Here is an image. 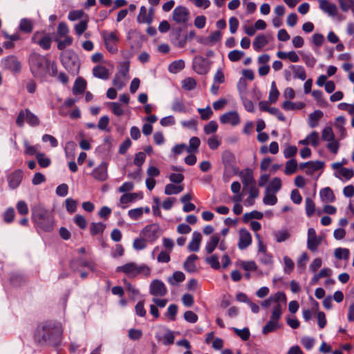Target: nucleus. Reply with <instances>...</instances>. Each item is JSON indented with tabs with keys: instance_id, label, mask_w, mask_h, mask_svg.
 <instances>
[{
	"instance_id": "nucleus-1",
	"label": "nucleus",
	"mask_w": 354,
	"mask_h": 354,
	"mask_svg": "<svg viewBox=\"0 0 354 354\" xmlns=\"http://www.w3.org/2000/svg\"><path fill=\"white\" fill-rule=\"evenodd\" d=\"M63 330L59 323L48 320L37 325L34 339L41 346L57 347L62 339Z\"/></svg>"
},
{
	"instance_id": "nucleus-2",
	"label": "nucleus",
	"mask_w": 354,
	"mask_h": 354,
	"mask_svg": "<svg viewBox=\"0 0 354 354\" xmlns=\"http://www.w3.org/2000/svg\"><path fill=\"white\" fill-rule=\"evenodd\" d=\"M31 218L35 225L44 232L53 230L55 219L53 213L41 203L31 205Z\"/></svg>"
},
{
	"instance_id": "nucleus-3",
	"label": "nucleus",
	"mask_w": 354,
	"mask_h": 354,
	"mask_svg": "<svg viewBox=\"0 0 354 354\" xmlns=\"http://www.w3.org/2000/svg\"><path fill=\"white\" fill-rule=\"evenodd\" d=\"M222 162L225 167V173L227 176H236L240 177H252L253 170L250 168L242 170L240 173L236 164V158L233 153L225 150L222 153Z\"/></svg>"
},
{
	"instance_id": "nucleus-4",
	"label": "nucleus",
	"mask_w": 354,
	"mask_h": 354,
	"mask_svg": "<svg viewBox=\"0 0 354 354\" xmlns=\"http://www.w3.org/2000/svg\"><path fill=\"white\" fill-rule=\"evenodd\" d=\"M29 65L30 71L34 77L41 78L45 77L48 73L49 59L44 55L33 53L30 55Z\"/></svg>"
},
{
	"instance_id": "nucleus-5",
	"label": "nucleus",
	"mask_w": 354,
	"mask_h": 354,
	"mask_svg": "<svg viewBox=\"0 0 354 354\" xmlns=\"http://www.w3.org/2000/svg\"><path fill=\"white\" fill-rule=\"evenodd\" d=\"M117 272H122L129 278H136L139 274L145 277H149L151 269L146 264L138 265L134 262H129L122 266H118L115 269Z\"/></svg>"
},
{
	"instance_id": "nucleus-6",
	"label": "nucleus",
	"mask_w": 354,
	"mask_h": 354,
	"mask_svg": "<svg viewBox=\"0 0 354 354\" xmlns=\"http://www.w3.org/2000/svg\"><path fill=\"white\" fill-rule=\"evenodd\" d=\"M63 66L71 74L77 75L80 64L77 55L73 50H66L60 55Z\"/></svg>"
},
{
	"instance_id": "nucleus-7",
	"label": "nucleus",
	"mask_w": 354,
	"mask_h": 354,
	"mask_svg": "<svg viewBox=\"0 0 354 354\" xmlns=\"http://www.w3.org/2000/svg\"><path fill=\"white\" fill-rule=\"evenodd\" d=\"M282 315V306L281 304L275 305L273 308L270 320L262 328V333L267 335L270 333L276 331L281 328L279 319Z\"/></svg>"
},
{
	"instance_id": "nucleus-8",
	"label": "nucleus",
	"mask_w": 354,
	"mask_h": 354,
	"mask_svg": "<svg viewBox=\"0 0 354 354\" xmlns=\"http://www.w3.org/2000/svg\"><path fill=\"white\" fill-rule=\"evenodd\" d=\"M25 121L32 127H36L39 124L38 117L28 109L19 111L16 120V124L21 127L24 125Z\"/></svg>"
},
{
	"instance_id": "nucleus-9",
	"label": "nucleus",
	"mask_w": 354,
	"mask_h": 354,
	"mask_svg": "<svg viewBox=\"0 0 354 354\" xmlns=\"http://www.w3.org/2000/svg\"><path fill=\"white\" fill-rule=\"evenodd\" d=\"M0 66L2 68L9 71L12 73H19L21 70V62L17 56L8 55L1 60Z\"/></svg>"
},
{
	"instance_id": "nucleus-10",
	"label": "nucleus",
	"mask_w": 354,
	"mask_h": 354,
	"mask_svg": "<svg viewBox=\"0 0 354 354\" xmlns=\"http://www.w3.org/2000/svg\"><path fill=\"white\" fill-rule=\"evenodd\" d=\"M140 234L147 241L153 243L161 235L160 227L157 223L147 225L141 230Z\"/></svg>"
},
{
	"instance_id": "nucleus-11",
	"label": "nucleus",
	"mask_w": 354,
	"mask_h": 354,
	"mask_svg": "<svg viewBox=\"0 0 354 354\" xmlns=\"http://www.w3.org/2000/svg\"><path fill=\"white\" fill-rule=\"evenodd\" d=\"M102 36L107 50L112 54L116 53L118 52L117 44L119 41L117 31L111 32L103 31Z\"/></svg>"
},
{
	"instance_id": "nucleus-12",
	"label": "nucleus",
	"mask_w": 354,
	"mask_h": 354,
	"mask_svg": "<svg viewBox=\"0 0 354 354\" xmlns=\"http://www.w3.org/2000/svg\"><path fill=\"white\" fill-rule=\"evenodd\" d=\"M172 19L177 24H186L190 19V12L186 7L178 6L173 10Z\"/></svg>"
},
{
	"instance_id": "nucleus-13",
	"label": "nucleus",
	"mask_w": 354,
	"mask_h": 354,
	"mask_svg": "<svg viewBox=\"0 0 354 354\" xmlns=\"http://www.w3.org/2000/svg\"><path fill=\"white\" fill-rule=\"evenodd\" d=\"M192 68L198 74L205 75L209 71V65L206 59L197 55L193 59Z\"/></svg>"
},
{
	"instance_id": "nucleus-14",
	"label": "nucleus",
	"mask_w": 354,
	"mask_h": 354,
	"mask_svg": "<svg viewBox=\"0 0 354 354\" xmlns=\"http://www.w3.org/2000/svg\"><path fill=\"white\" fill-rule=\"evenodd\" d=\"M149 293L154 297H163L167 295V289L162 281L153 279L149 285Z\"/></svg>"
},
{
	"instance_id": "nucleus-15",
	"label": "nucleus",
	"mask_w": 354,
	"mask_h": 354,
	"mask_svg": "<svg viewBox=\"0 0 354 354\" xmlns=\"http://www.w3.org/2000/svg\"><path fill=\"white\" fill-rule=\"evenodd\" d=\"M322 238L317 236L316 231L314 228H309L308 230V239H307V248L309 250L315 252L317 250L319 245L321 244Z\"/></svg>"
},
{
	"instance_id": "nucleus-16",
	"label": "nucleus",
	"mask_w": 354,
	"mask_h": 354,
	"mask_svg": "<svg viewBox=\"0 0 354 354\" xmlns=\"http://www.w3.org/2000/svg\"><path fill=\"white\" fill-rule=\"evenodd\" d=\"M243 192L248 193L250 196L258 198L259 190L254 178H243Z\"/></svg>"
},
{
	"instance_id": "nucleus-17",
	"label": "nucleus",
	"mask_w": 354,
	"mask_h": 354,
	"mask_svg": "<svg viewBox=\"0 0 354 354\" xmlns=\"http://www.w3.org/2000/svg\"><path fill=\"white\" fill-rule=\"evenodd\" d=\"M174 183L165 186V193L167 195L177 194L181 192L184 187L180 185L184 178H170Z\"/></svg>"
},
{
	"instance_id": "nucleus-18",
	"label": "nucleus",
	"mask_w": 354,
	"mask_h": 354,
	"mask_svg": "<svg viewBox=\"0 0 354 354\" xmlns=\"http://www.w3.org/2000/svg\"><path fill=\"white\" fill-rule=\"evenodd\" d=\"M220 122L222 124H230L236 126L240 123V117L236 111H228L220 116Z\"/></svg>"
},
{
	"instance_id": "nucleus-19",
	"label": "nucleus",
	"mask_w": 354,
	"mask_h": 354,
	"mask_svg": "<svg viewBox=\"0 0 354 354\" xmlns=\"http://www.w3.org/2000/svg\"><path fill=\"white\" fill-rule=\"evenodd\" d=\"M319 8L330 17L335 18L337 16V6L328 0H319Z\"/></svg>"
},
{
	"instance_id": "nucleus-20",
	"label": "nucleus",
	"mask_w": 354,
	"mask_h": 354,
	"mask_svg": "<svg viewBox=\"0 0 354 354\" xmlns=\"http://www.w3.org/2000/svg\"><path fill=\"white\" fill-rule=\"evenodd\" d=\"M252 243V236L246 229H241L239 231V241L238 243L240 250H245Z\"/></svg>"
},
{
	"instance_id": "nucleus-21",
	"label": "nucleus",
	"mask_w": 354,
	"mask_h": 354,
	"mask_svg": "<svg viewBox=\"0 0 354 354\" xmlns=\"http://www.w3.org/2000/svg\"><path fill=\"white\" fill-rule=\"evenodd\" d=\"M39 32L35 33L32 37V41L40 46L44 50H48L51 46L52 39L49 35H44L39 40L37 41Z\"/></svg>"
},
{
	"instance_id": "nucleus-22",
	"label": "nucleus",
	"mask_w": 354,
	"mask_h": 354,
	"mask_svg": "<svg viewBox=\"0 0 354 354\" xmlns=\"http://www.w3.org/2000/svg\"><path fill=\"white\" fill-rule=\"evenodd\" d=\"M202 235L199 232H194L192 239L188 244V250L191 252H197L199 250Z\"/></svg>"
},
{
	"instance_id": "nucleus-23",
	"label": "nucleus",
	"mask_w": 354,
	"mask_h": 354,
	"mask_svg": "<svg viewBox=\"0 0 354 354\" xmlns=\"http://www.w3.org/2000/svg\"><path fill=\"white\" fill-rule=\"evenodd\" d=\"M187 37L181 34V30L178 29L171 37L172 44L178 48H183L187 43Z\"/></svg>"
},
{
	"instance_id": "nucleus-24",
	"label": "nucleus",
	"mask_w": 354,
	"mask_h": 354,
	"mask_svg": "<svg viewBox=\"0 0 354 354\" xmlns=\"http://www.w3.org/2000/svg\"><path fill=\"white\" fill-rule=\"evenodd\" d=\"M198 259L196 254L189 255L185 260L183 264L184 269L189 273H193L196 271V266L195 261Z\"/></svg>"
},
{
	"instance_id": "nucleus-25",
	"label": "nucleus",
	"mask_w": 354,
	"mask_h": 354,
	"mask_svg": "<svg viewBox=\"0 0 354 354\" xmlns=\"http://www.w3.org/2000/svg\"><path fill=\"white\" fill-rule=\"evenodd\" d=\"M153 21V17L151 14H148L147 8L142 6L140 8V12L137 16V21L139 24H150Z\"/></svg>"
},
{
	"instance_id": "nucleus-26",
	"label": "nucleus",
	"mask_w": 354,
	"mask_h": 354,
	"mask_svg": "<svg viewBox=\"0 0 354 354\" xmlns=\"http://www.w3.org/2000/svg\"><path fill=\"white\" fill-rule=\"evenodd\" d=\"M185 279V274L181 271H175L173 274L168 277V283L173 286H178L180 283Z\"/></svg>"
},
{
	"instance_id": "nucleus-27",
	"label": "nucleus",
	"mask_w": 354,
	"mask_h": 354,
	"mask_svg": "<svg viewBox=\"0 0 354 354\" xmlns=\"http://www.w3.org/2000/svg\"><path fill=\"white\" fill-rule=\"evenodd\" d=\"M220 241V236L218 234L212 235L205 245V251L207 254H211L217 247Z\"/></svg>"
},
{
	"instance_id": "nucleus-28",
	"label": "nucleus",
	"mask_w": 354,
	"mask_h": 354,
	"mask_svg": "<svg viewBox=\"0 0 354 354\" xmlns=\"http://www.w3.org/2000/svg\"><path fill=\"white\" fill-rule=\"evenodd\" d=\"M19 30L24 33H30L33 30V21L27 18H23L20 20Z\"/></svg>"
},
{
	"instance_id": "nucleus-29",
	"label": "nucleus",
	"mask_w": 354,
	"mask_h": 354,
	"mask_svg": "<svg viewBox=\"0 0 354 354\" xmlns=\"http://www.w3.org/2000/svg\"><path fill=\"white\" fill-rule=\"evenodd\" d=\"M156 337L165 346L173 344L175 339L174 333L169 329L166 330L162 336L156 335Z\"/></svg>"
},
{
	"instance_id": "nucleus-30",
	"label": "nucleus",
	"mask_w": 354,
	"mask_h": 354,
	"mask_svg": "<svg viewBox=\"0 0 354 354\" xmlns=\"http://www.w3.org/2000/svg\"><path fill=\"white\" fill-rule=\"evenodd\" d=\"M93 75L99 79L107 80L109 78V71L105 66L98 65L93 68Z\"/></svg>"
},
{
	"instance_id": "nucleus-31",
	"label": "nucleus",
	"mask_w": 354,
	"mask_h": 354,
	"mask_svg": "<svg viewBox=\"0 0 354 354\" xmlns=\"http://www.w3.org/2000/svg\"><path fill=\"white\" fill-rule=\"evenodd\" d=\"M86 87V82L82 77H77L73 87V93L78 95L82 93Z\"/></svg>"
},
{
	"instance_id": "nucleus-32",
	"label": "nucleus",
	"mask_w": 354,
	"mask_h": 354,
	"mask_svg": "<svg viewBox=\"0 0 354 354\" xmlns=\"http://www.w3.org/2000/svg\"><path fill=\"white\" fill-rule=\"evenodd\" d=\"M142 198V193H128L124 194L120 198V202L122 204H127L136 201V199Z\"/></svg>"
},
{
	"instance_id": "nucleus-33",
	"label": "nucleus",
	"mask_w": 354,
	"mask_h": 354,
	"mask_svg": "<svg viewBox=\"0 0 354 354\" xmlns=\"http://www.w3.org/2000/svg\"><path fill=\"white\" fill-rule=\"evenodd\" d=\"M268 44L266 37L263 34L258 35L253 41L252 46L256 51H260Z\"/></svg>"
},
{
	"instance_id": "nucleus-34",
	"label": "nucleus",
	"mask_w": 354,
	"mask_h": 354,
	"mask_svg": "<svg viewBox=\"0 0 354 354\" xmlns=\"http://www.w3.org/2000/svg\"><path fill=\"white\" fill-rule=\"evenodd\" d=\"M324 113L320 110H315L309 115L308 124L311 128H314L318 124V121L323 116Z\"/></svg>"
},
{
	"instance_id": "nucleus-35",
	"label": "nucleus",
	"mask_w": 354,
	"mask_h": 354,
	"mask_svg": "<svg viewBox=\"0 0 354 354\" xmlns=\"http://www.w3.org/2000/svg\"><path fill=\"white\" fill-rule=\"evenodd\" d=\"M185 64L183 59H178L172 62L168 67V71L171 73H177L185 68Z\"/></svg>"
},
{
	"instance_id": "nucleus-36",
	"label": "nucleus",
	"mask_w": 354,
	"mask_h": 354,
	"mask_svg": "<svg viewBox=\"0 0 354 354\" xmlns=\"http://www.w3.org/2000/svg\"><path fill=\"white\" fill-rule=\"evenodd\" d=\"M320 197L326 203L333 202L335 200V195L329 187H326L320 191Z\"/></svg>"
},
{
	"instance_id": "nucleus-37",
	"label": "nucleus",
	"mask_w": 354,
	"mask_h": 354,
	"mask_svg": "<svg viewBox=\"0 0 354 354\" xmlns=\"http://www.w3.org/2000/svg\"><path fill=\"white\" fill-rule=\"evenodd\" d=\"M106 228V225L103 223H91L90 225V233L92 236H95L97 234H102L104 229Z\"/></svg>"
},
{
	"instance_id": "nucleus-38",
	"label": "nucleus",
	"mask_w": 354,
	"mask_h": 354,
	"mask_svg": "<svg viewBox=\"0 0 354 354\" xmlns=\"http://www.w3.org/2000/svg\"><path fill=\"white\" fill-rule=\"evenodd\" d=\"M291 68L292 69V72L294 73V78L300 79L304 81L306 78V74L305 69L301 66L298 65H292Z\"/></svg>"
},
{
	"instance_id": "nucleus-39",
	"label": "nucleus",
	"mask_w": 354,
	"mask_h": 354,
	"mask_svg": "<svg viewBox=\"0 0 354 354\" xmlns=\"http://www.w3.org/2000/svg\"><path fill=\"white\" fill-rule=\"evenodd\" d=\"M298 165L295 159H290L286 162L284 173L287 176L293 174L297 169Z\"/></svg>"
},
{
	"instance_id": "nucleus-40",
	"label": "nucleus",
	"mask_w": 354,
	"mask_h": 354,
	"mask_svg": "<svg viewBox=\"0 0 354 354\" xmlns=\"http://www.w3.org/2000/svg\"><path fill=\"white\" fill-rule=\"evenodd\" d=\"M274 236L277 243H281L290 237V233L288 230H278L274 232Z\"/></svg>"
},
{
	"instance_id": "nucleus-41",
	"label": "nucleus",
	"mask_w": 354,
	"mask_h": 354,
	"mask_svg": "<svg viewBox=\"0 0 354 354\" xmlns=\"http://www.w3.org/2000/svg\"><path fill=\"white\" fill-rule=\"evenodd\" d=\"M201 145V140L198 137H192L189 141V146H187V151L189 153H195L198 151Z\"/></svg>"
},
{
	"instance_id": "nucleus-42",
	"label": "nucleus",
	"mask_w": 354,
	"mask_h": 354,
	"mask_svg": "<svg viewBox=\"0 0 354 354\" xmlns=\"http://www.w3.org/2000/svg\"><path fill=\"white\" fill-rule=\"evenodd\" d=\"M76 264L82 267H86L93 272L95 271V266L93 263L85 259H80L78 260H73L71 262V267L74 268L76 266Z\"/></svg>"
},
{
	"instance_id": "nucleus-43",
	"label": "nucleus",
	"mask_w": 354,
	"mask_h": 354,
	"mask_svg": "<svg viewBox=\"0 0 354 354\" xmlns=\"http://www.w3.org/2000/svg\"><path fill=\"white\" fill-rule=\"evenodd\" d=\"M334 255L335 258L339 260H348L349 259L350 252L347 248H337L334 251Z\"/></svg>"
},
{
	"instance_id": "nucleus-44",
	"label": "nucleus",
	"mask_w": 354,
	"mask_h": 354,
	"mask_svg": "<svg viewBox=\"0 0 354 354\" xmlns=\"http://www.w3.org/2000/svg\"><path fill=\"white\" fill-rule=\"evenodd\" d=\"M24 145L25 154L37 156V154L39 153V152H38V145H30L26 140L24 141Z\"/></svg>"
},
{
	"instance_id": "nucleus-45",
	"label": "nucleus",
	"mask_w": 354,
	"mask_h": 354,
	"mask_svg": "<svg viewBox=\"0 0 354 354\" xmlns=\"http://www.w3.org/2000/svg\"><path fill=\"white\" fill-rule=\"evenodd\" d=\"M281 187V182L280 178H273V180L268 184L266 191L276 194Z\"/></svg>"
},
{
	"instance_id": "nucleus-46",
	"label": "nucleus",
	"mask_w": 354,
	"mask_h": 354,
	"mask_svg": "<svg viewBox=\"0 0 354 354\" xmlns=\"http://www.w3.org/2000/svg\"><path fill=\"white\" fill-rule=\"evenodd\" d=\"M263 202L266 205H274L277 202V198L274 193L266 191Z\"/></svg>"
},
{
	"instance_id": "nucleus-47",
	"label": "nucleus",
	"mask_w": 354,
	"mask_h": 354,
	"mask_svg": "<svg viewBox=\"0 0 354 354\" xmlns=\"http://www.w3.org/2000/svg\"><path fill=\"white\" fill-rule=\"evenodd\" d=\"M107 176V165L102 162L93 170V177H106Z\"/></svg>"
},
{
	"instance_id": "nucleus-48",
	"label": "nucleus",
	"mask_w": 354,
	"mask_h": 354,
	"mask_svg": "<svg viewBox=\"0 0 354 354\" xmlns=\"http://www.w3.org/2000/svg\"><path fill=\"white\" fill-rule=\"evenodd\" d=\"M197 111L200 114L201 118L203 120H209L213 115V111L209 106L205 108H198Z\"/></svg>"
},
{
	"instance_id": "nucleus-49",
	"label": "nucleus",
	"mask_w": 354,
	"mask_h": 354,
	"mask_svg": "<svg viewBox=\"0 0 354 354\" xmlns=\"http://www.w3.org/2000/svg\"><path fill=\"white\" fill-rule=\"evenodd\" d=\"M263 213L258 212L257 210L252 211L249 213H245L243 216V220L245 223L248 222L250 219L255 218L257 220H260L263 218Z\"/></svg>"
},
{
	"instance_id": "nucleus-50",
	"label": "nucleus",
	"mask_w": 354,
	"mask_h": 354,
	"mask_svg": "<svg viewBox=\"0 0 354 354\" xmlns=\"http://www.w3.org/2000/svg\"><path fill=\"white\" fill-rule=\"evenodd\" d=\"M63 40H60L58 37L55 38V41L57 42V48L59 50H63L66 47L69 46L73 43V38L71 36L64 37Z\"/></svg>"
},
{
	"instance_id": "nucleus-51",
	"label": "nucleus",
	"mask_w": 354,
	"mask_h": 354,
	"mask_svg": "<svg viewBox=\"0 0 354 354\" xmlns=\"http://www.w3.org/2000/svg\"><path fill=\"white\" fill-rule=\"evenodd\" d=\"M306 212L308 217H311L315 212V205L310 198H306L305 201Z\"/></svg>"
},
{
	"instance_id": "nucleus-52",
	"label": "nucleus",
	"mask_w": 354,
	"mask_h": 354,
	"mask_svg": "<svg viewBox=\"0 0 354 354\" xmlns=\"http://www.w3.org/2000/svg\"><path fill=\"white\" fill-rule=\"evenodd\" d=\"M196 86V80L192 77H187L182 82V87L186 91H192Z\"/></svg>"
},
{
	"instance_id": "nucleus-53",
	"label": "nucleus",
	"mask_w": 354,
	"mask_h": 354,
	"mask_svg": "<svg viewBox=\"0 0 354 354\" xmlns=\"http://www.w3.org/2000/svg\"><path fill=\"white\" fill-rule=\"evenodd\" d=\"M270 297L273 303H277V305L280 304V302H282L284 305L286 304L287 299L283 292H277L274 295H271Z\"/></svg>"
},
{
	"instance_id": "nucleus-54",
	"label": "nucleus",
	"mask_w": 354,
	"mask_h": 354,
	"mask_svg": "<svg viewBox=\"0 0 354 354\" xmlns=\"http://www.w3.org/2000/svg\"><path fill=\"white\" fill-rule=\"evenodd\" d=\"M279 95V91H278L275 82H272L271 84L270 91L269 93V100L271 103L277 102Z\"/></svg>"
},
{
	"instance_id": "nucleus-55",
	"label": "nucleus",
	"mask_w": 354,
	"mask_h": 354,
	"mask_svg": "<svg viewBox=\"0 0 354 354\" xmlns=\"http://www.w3.org/2000/svg\"><path fill=\"white\" fill-rule=\"evenodd\" d=\"M245 53L239 50H233L228 53V59L233 62L239 61L243 56Z\"/></svg>"
},
{
	"instance_id": "nucleus-56",
	"label": "nucleus",
	"mask_w": 354,
	"mask_h": 354,
	"mask_svg": "<svg viewBox=\"0 0 354 354\" xmlns=\"http://www.w3.org/2000/svg\"><path fill=\"white\" fill-rule=\"evenodd\" d=\"M108 105L111 107L112 112L117 116H121L124 115V111L122 106L116 102H111L108 103Z\"/></svg>"
},
{
	"instance_id": "nucleus-57",
	"label": "nucleus",
	"mask_w": 354,
	"mask_h": 354,
	"mask_svg": "<svg viewBox=\"0 0 354 354\" xmlns=\"http://www.w3.org/2000/svg\"><path fill=\"white\" fill-rule=\"evenodd\" d=\"M232 330L243 341H247L250 338V330L248 328H243V329H239L236 328H232Z\"/></svg>"
},
{
	"instance_id": "nucleus-58",
	"label": "nucleus",
	"mask_w": 354,
	"mask_h": 354,
	"mask_svg": "<svg viewBox=\"0 0 354 354\" xmlns=\"http://www.w3.org/2000/svg\"><path fill=\"white\" fill-rule=\"evenodd\" d=\"M205 261L207 263L210 265V266L215 269L218 270L221 268V265L218 261V257L216 254H213L209 257L205 259Z\"/></svg>"
},
{
	"instance_id": "nucleus-59",
	"label": "nucleus",
	"mask_w": 354,
	"mask_h": 354,
	"mask_svg": "<svg viewBox=\"0 0 354 354\" xmlns=\"http://www.w3.org/2000/svg\"><path fill=\"white\" fill-rule=\"evenodd\" d=\"M171 109L174 112L184 113L186 111V108H185L184 103L181 100H180L179 99H177V98L174 100L172 106H171Z\"/></svg>"
},
{
	"instance_id": "nucleus-60",
	"label": "nucleus",
	"mask_w": 354,
	"mask_h": 354,
	"mask_svg": "<svg viewBox=\"0 0 354 354\" xmlns=\"http://www.w3.org/2000/svg\"><path fill=\"white\" fill-rule=\"evenodd\" d=\"M69 29L65 22H60L57 26V36L59 37L68 36Z\"/></svg>"
},
{
	"instance_id": "nucleus-61",
	"label": "nucleus",
	"mask_w": 354,
	"mask_h": 354,
	"mask_svg": "<svg viewBox=\"0 0 354 354\" xmlns=\"http://www.w3.org/2000/svg\"><path fill=\"white\" fill-rule=\"evenodd\" d=\"M37 160L41 167H47L50 164V160L44 153L37 154Z\"/></svg>"
},
{
	"instance_id": "nucleus-62",
	"label": "nucleus",
	"mask_w": 354,
	"mask_h": 354,
	"mask_svg": "<svg viewBox=\"0 0 354 354\" xmlns=\"http://www.w3.org/2000/svg\"><path fill=\"white\" fill-rule=\"evenodd\" d=\"M88 27V21L87 20H82L79 23L75 25V31L78 35H81Z\"/></svg>"
},
{
	"instance_id": "nucleus-63",
	"label": "nucleus",
	"mask_w": 354,
	"mask_h": 354,
	"mask_svg": "<svg viewBox=\"0 0 354 354\" xmlns=\"http://www.w3.org/2000/svg\"><path fill=\"white\" fill-rule=\"evenodd\" d=\"M218 129V124L216 121L211 120L204 127V132L207 135L215 133Z\"/></svg>"
},
{
	"instance_id": "nucleus-64",
	"label": "nucleus",
	"mask_w": 354,
	"mask_h": 354,
	"mask_svg": "<svg viewBox=\"0 0 354 354\" xmlns=\"http://www.w3.org/2000/svg\"><path fill=\"white\" fill-rule=\"evenodd\" d=\"M339 6L343 12H348L354 5V0H337Z\"/></svg>"
}]
</instances>
